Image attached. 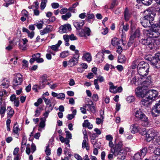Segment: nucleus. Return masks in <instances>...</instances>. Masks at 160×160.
Instances as JSON below:
<instances>
[{"mask_svg": "<svg viewBox=\"0 0 160 160\" xmlns=\"http://www.w3.org/2000/svg\"><path fill=\"white\" fill-rule=\"evenodd\" d=\"M7 112L8 118H10L12 117L14 113L13 109L10 107H8L7 109Z\"/></svg>", "mask_w": 160, "mask_h": 160, "instance_id": "cd10ccee", "label": "nucleus"}, {"mask_svg": "<svg viewBox=\"0 0 160 160\" xmlns=\"http://www.w3.org/2000/svg\"><path fill=\"white\" fill-rule=\"evenodd\" d=\"M83 127L88 128L89 129H92L93 128V125L91 123L88 122V120H84V122L82 123Z\"/></svg>", "mask_w": 160, "mask_h": 160, "instance_id": "c756f323", "label": "nucleus"}, {"mask_svg": "<svg viewBox=\"0 0 160 160\" xmlns=\"http://www.w3.org/2000/svg\"><path fill=\"white\" fill-rule=\"evenodd\" d=\"M23 80L22 76L20 73H18L12 81V87L15 88L18 85L21 84Z\"/></svg>", "mask_w": 160, "mask_h": 160, "instance_id": "1a4fd4ad", "label": "nucleus"}, {"mask_svg": "<svg viewBox=\"0 0 160 160\" xmlns=\"http://www.w3.org/2000/svg\"><path fill=\"white\" fill-rule=\"evenodd\" d=\"M69 55V52L68 51H65L61 53L60 57L61 58H63L67 57Z\"/></svg>", "mask_w": 160, "mask_h": 160, "instance_id": "c03bdc74", "label": "nucleus"}, {"mask_svg": "<svg viewBox=\"0 0 160 160\" xmlns=\"http://www.w3.org/2000/svg\"><path fill=\"white\" fill-rule=\"evenodd\" d=\"M65 133L66 134V138L68 139H72V134L70 132L68 131H65Z\"/></svg>", "mask_w": 160, "mask_h": 160, "instance_id": "4d7b16f0", "label": "nucleus"}, {"mask_svg": "<svg viewBox=\"0 0 160 160\" xmlns=\"http://www.w3.org/2000/svg\"><path fill=\"white\" fill-rule=\"evenodd\" d=\"M135 116L136 118L139 119L143 121L142 126L145 127H148L150 125V122L147 117L141 111L140 109L136 111Z\"/></svg>", "mask_w": 160, "mask_h": 160, "instance_id": "20e7f679", "label": "nucleus"}, {"mask_svg": "<svg viewBox=\"0 0 160 160\" xmlns=\"http://www.w3.org/2000/svg\"><path fill=\"white\" fill-rule=\"evenodd\" d=\"M87 21L90 23L92 22L95 19L94 15L92 13H90L89 12L87 13Z\"/></svg>", "mask_w": 160, "mask_h": 160, "instance_id": "a878e982", "label": "nucleus"}, {"mask_svg": "<svg viewBox=\"0 0 160 160\" xmlns=\"http://www.w3.org/2000/svg\"><path fill=\"white\" fill-rule=\"evenodd\" d=\"M49 145L47 146L45 151V153L48 156H49L51 154V150L49 148Z\"/></svg>", "mask_w": 160, "mask_h": 160, "instance_id": "680f3d73", "label": "nucleus"}, {"mask_svg": "<svg viewBox=\"0 0 160 160\" xmlns=\"http://www.w3.org/2000/svg\"><path fill=\"white\" fill-rule=\"evenodd\" d=\"M123 151L122 152H123V153H121V156H118L117 159L118 160H124L126 157L127 152H130L131 149L129 148H122Z\"/></svg>", "mask_w": 160, "mask_h": 160, "instance_id": "4468645a", "label": "nucleus"}, {"mask_svg": "<svg viewBox=\"0 0 160 160\" xmlns=\"http://www.w3.org/2000/svg\"><path fill=\"white\" fill-rule=\"evenodd\" d=\"M43 99L44 100V101L47 105H49L50 104H51V101L50 99H47L44 97H43Z\"/></svg>", "mask_w": 160, "mask_h": 160, "instance_id": "774afa93", "label": "nucleus"}, {"mask_svg": "<svg viewBox=\"0 0 160 160\" xmlns=\"http://www.w3.org/2000/svg\"><path fill=\"white\" fill-rule=\"evenodd\" d=\"M78 58L73 56L72 58L69 60L68 62L70 64L72 63V65L74 66L78 63Z\"/></svg>", "mask_w": 160, "mask_h": 160, "instance_id": "2f4dec72", "label": "nucleus"}, {"mask_svg": "<svg viewBox=\"0 0 160 160\" xmlns=\"http://www.w3.org/2000/svg\"><path fill=\"white\" fill-rule=\"evenodd\" d=\"M127 58L125 56L121 55L118 57V62L121 63H124L125 62Z\"/></svg>", "mask_w": 160, "mask_h": 160, "instance_id": "f704fd0d", "label": "nucleus"}, {"mask_svg": "<svg viewBox=\"0 0 160 160\" xmlns=\"http://www.w3.org/2000/svg\"><path fill=\"white\" fill-rule=\"evenodd\" d=\"M109 85H110L109 91L110 92L111 91H113L114 89H116L117 88V86H114L112 82H110L108 83Z\"/></svg>", "mask_w": 160, "mask_h": 160, "instance_id": "09e8293b", "label": "nucleus"}, {"mask_svg": "<svg viewBox=\"0 0 160 160\" xmlns=\"http://www.w3.org/2000/svg\"><path fill=\"white\" fill-rule=\"evenodd\" d=\"M145 59L150 61L151 65L154 68L158 69L160 68V60L155 56L152 57L149 55L145 57Z\"/></svg>", "mask_w": 160, "mask_h": 160, "instance_id": "39448f33", "label": "nucleus"}, {"mask_svg": "<svg viewBox=\"0 0 160 160\" xmlns=\"http://www.w3.org/2000/svg\"><path fill=\"white\" fill-rule=\"evenodd\" d=\"M135 100V98L134 96H130L128 97L127 98V101L129 103H130L133 102Z\"/></svg>", "mask_w": 160, "mask_h": 160, "instance_id": "8fccbe9b", "label": "nucleus"}, {"mask_svg": "<svg viewBox=\"0 0 160 160\" xmlns=\"http://www.w3.org/2000/svg\"><path fill=\"white\" fill-rule=\"evenodd\" d=\"M153 0H138V2L139 3H142L143 5L148 6L150 5Z\"/></svg>", "mask_w": 160, "mask_h": 160, "instance_id": "473e14b6", "label": "nucleus"}, {"mask_svg": "<svg viewBox=\"0 0 160 160\" xmlns=\"http://www.w3.org/2000/svg\"><path fill=\"white\" fill-rule=\"evenodd\" d=\"M73 24L74 27L77 30L81 29L84 24V22L82 20L81 22H78L76 21H74Z\"/></svg>", "mask_w": 160, "mask_h": 160, "instance_id": "412c9836", "label": "nucleus"}, {"mask_svg": "<svg viewBox=\"0 0 160 160\" xmlns=\"http://www.w3.org/2000/svg\"><path fill=\"white\" fill-rule=\"evenodd\" d=\"M124 22H123L122 23V24L123 25V30H124L125 31H127L128 29L129 25L128 24H126L124 25Z\"/></svg>", "mask_w": 160, "mask_h": 160, "instance_id": "052dcab7", "label": "nucleus"}, {"mask_svg": "<svg viewBox=\"0 0 160 160\" xmlns=\"http://www.w3.org/2000/svg\"><path fill=\"white\" fill-rule=\"evenodd\" d=\"M71 16V14L70 12H67L65 15H63L62 16L61 18L62 20H67L68 18Z\"/></svg>", "mask_w": 160, "mask_h": 160, "instance_id": "37998d69", "label": "nucleus"}, {"mask_svg": "<svg viewBox=\"0 0 160 160\" xmlns=\"http://www.w3.org/2000/svg\"><path fill=\"white\" fill-rule=\"evenodd\" d=\"M22 15L26 17H28V13L25 9L23 10L21 12Z\"/></svg>", "mask_w": 160, "mask_h": 160, "instance_id": "13d9d810", "label": "nucleus"}, {"mask_svg": "<svg viewBox=\"0 0 160 160\" xmlns=\"http://www.w3.org/2000/svg\"><path fill=\"white\" fill-rule=\"evenodd\" d=\"M6 111V106L5 105L0 104V115H1V118H2L4 116Z\"/></svg>", "mask_w": 160, "mask_h": 160, "instance_id": "7c9ffc66", "label": "nucleus"}, {"mask_svg": "<svg viewBox=\"0 0 160 160\" xmlns=\"http://www.w3.org/2000/svg\"><path fill=\"white\" fill-rule=\"evenodd\" d=\"M136 95L138 97H142L146 99L147 89H140L136 92Z\"/></svg>", "mask_w": 160, "mask_h": 160, "instance_id": "ddd939ff", "label": "nucleus"}, {"mask_svg": "<svg viewBox=\"0 0 160 160\" xmlns=\"http://www.w3.org/2000/svg\"><path fill=\"white\" fill-rule=\"evenodd\" d=\"M141 128L139 125L137 123L132 124L130 127V129L132 133H135L138 132H142L140 131Z\"/></svg>", "mask_w": 160, "mask_h": 160, "instance_id": "9b49d317", "label": "nucleus"}, {"mask_svg": "<svg viewBox=\"0 0 160 160\" xmlns=\"http://www.w3.org/2000/svg\"><path fill=\"white\" fill-rule=\"evenodd\" d=\"M155 15V14L150 12L147 14V15L144 16L143 18H145L148 20V21H149V22H150L151 23H153L152 21L154 20V18Z\"/></svg>", "mask_w": 160, "mask_h": 160, "instance_id": "2eb2a0df", "label": "nucleus"}, {"mask_svg": "<svg viewBox=\"0 0 160 160\" xmlns=\"http://www.w3.org/2000/svg\"><path fill=\"white\" fill-rule=\"evenodd\" d=\"M134 39L135 38L130 36L129 40L128 43V47H130L132 45V44L134 42Z\"/></svg>", "mask_w": 160, "mask_h": 160, "instance_id": "5fc2aeb1", "label": "nucleus"}, {"mask_svg": "<svg viewBox=\"0 0 160 160\" xmlns=\"http://www.w3.org/2000/svg\"><path fill=\"white\" fill-rule=\"evenodd\" d=\"M87 110L88 111H90L93 113H94L96 112L95 107L93 105L92 106L89 108Z\"/></svg>", "mask_w": 160, "mask_h": 160, "instance_id": "e2e57ef3", "label": "nucleus"}, {"mask_svg": "<svg viewBox=\"0 0 160 160\" xmlns=\"http://www.w3.org/2000/svg\"><path fill=\"white\" fill-rule=\"evenodd\" d=\"M147 152V149L146 147L143 148L140 150V153L142 157H144L146 154Z\"/></svg>", "mask_w": 160, "mask_h": 160, "instance_id": "a19ab883", "label": "nucleus"}, {"mask_svg": "<svg viewBox=\"0 0 160 160\" xmlns=\"http://www.w3.org/2000/svg\"><path fill=\"white\" fill-rule=\"evenodd\" d=\"M140 42L142 44L148 46L150 50L153 49L154 45L152 44V38L149 36L146 38L142 39Z\"/></svg>", "mask_w": 160, "mask_h": 160, "instance_id": "6e6552de", "label": "nucleus"}, {"mask_svg": "<svg viewBox=\"0 0 160 160\" xmlns=\"http://www.w3.org/2000/svg\"><path fill=\"white\" fill-rule=\"evenodd\" d=\"M52 29L53 27L52 26L47 25L44 29L40 31V33L41 35H43L45 34L52 32Z\"/></svg>", "mask_w": 160, "mask_h": 160, "instance_id": "dca6fc26", "label": "nucleus"}, {"mask_svg": "<svg viewBox=\"0 0 160 160\" xmlns=\"http://www.w3.org/2000/svg\"><path fill=\"white\" fill-rule=\"evenodd\" d=\"M138 60H135L133 61L131 65V67L132 69H134L136 68H137L138 65Z\"/></svg>", "mask_w": 160, "mask_h": 160, "instance_id": "864d4df0", "label": "nucleus"}, {"mask_svg": "<svg viewBox=\"0 0 160 160\" xmlns=\"http://www.w3.org/2000/svg\"><path fill=\"white\" fill-rule=\"evenodd\" d=\"M58 47L56 45L49 46V48L52 49L53 51L56 52L58 51Z\"/></svg>", "mask_w": 160, "mask_h": 160, "instance_id": "603ef678", "label": "nucleus"}, {"mask_svg": "<svg viewBox=\"0 0 160 160\" xmlns=\"http://www.w3.org/2000/svg\"><path fill=\"white\" fill-rule=\"evenodd\" d=\"M47 2V0H42L40 4V8L41 10H43L45 8L46 6Z\"/></svg>", "mask_w": 160, "mask_h": 160, "instance_id": "49530a36", "label": "nucleus"}, {"mask_svg": "<svg viewBox=\"0 0 160 160\" xmlns=\"http://www.w3.org/2000/svg\"><path fill=\"white\" fill-rule=\"evenodd\" d=\"M140 36V32L139 29H137L132 35H131V36L133 37L134 38H135L137 37H139Z\"/></svg>", "mask_w": 160, "mask_h": 160, "instance_id": "79ce46f5", "label": "nucleus"}, {"mask_svg": "<svg viewBox=\"0 0 160 160\" xmlns=\"http://www.w3.org/2000/svg\"><path fill=\"white\" fill-rule=\"evenodd\" d=\"M123 146L122 142L120 140H115V142L113 144V147L111 149V152L115 156H121V153L123 152L122 147Z\"/></svg>", "mask_w": 160, "mask_h": 160, "instance_id": "7ed1b4c3", "label": "nucleus"}, {"mask_svg": "<svg viewBox=\"0 0 160 160\" xmlns=\"http://www.w3.org/2000/svg\"><path fill=\"white\" fill-rule=\"evenodd\" d=\"M154 47L153 50H156L157 47L160 45V38H158L156 39L152 38V43Z\"/></svg>", "mask_w": 160, "mask_h": 160, "instance_id": "393cba45", "label": "nucleus"}, {"mask_svg": "<svg viewBox=\"0 0 160 160\" xmlns=\"http://www.w3.org/2000/svg\"><path fill=\"white\" fill-rule=\"evenodd\" d=\"M78 35L82 37H87L89 36L91 32L90 29L88 27H85L84 28L80 29L78 31Z\"/></svg>", "mask_w": 160, "mask_h": 160, "instance_id": "0eeeda50", "label": "nucleus"}, {"mask_svg": "<svg viewBox=\"0 0 160 160\" xmlns=\"http://www.w3.org/2000/svg\"><path fill=\"white\" fill-rule=\"evenodd\" d=\"M82 58V60L89 62L92 60V57L90 53L86 52L83 54Z\"/></svg>", "mask_w": 160, "mask_h": 160, "instance_id": "5701e85b", "label": "nucleus"}, {"mask_svg": "<svg viewBox=\"0 0 160 160\" xmlns=\"http://www.w3.org/2000/svg\"><path fill=\"white\" fill-rule=\"evenodd\" d=\"M31 152L33 153L36 149V148L35 145L33 143H32L31 145Z\"/></svg>", "mask_w": 160, "mask_h": 160, "instance_id": "69168bd1", "label": "nucleus"}, {"mask_svg": "<svg viewBox=\"0 0 160 160\" xmlns=\"http://www.w3.org/2000/svg\"><path fill=\"white\" fill-rule=\"evenodd\" d=\"M152 113L154 117H157L160 115V100L152 107Z\"/></svg>", "mask_w": 160, "mask_h": 160, "instance_id": "9d476101", "label": "nucleus"}, {"mask_svg": "<svg viewBox=\"0 0 160 160\" xmlns=\"http://www.w3.org/2000/svg\"><path fill=\"white\" fill-rule=\"evenodd\" d=\"M124 18L126 22L128 21L131 15V13L129 12L128 9L127 7H126L124 12Z\"/></svg>", "mask_w": 160, "mask_h": 160, "instance_id": "a211bd4d", "label": "nucleus"}, {"mask_svg": "<svg viewBox=\"0 0 160 160\" xmlns=\"http://www.w3.org/2000/svg\"><path fill=\"white\" fill-rule=\"evenodd\" d=\"M20 130L19 128V126L17 122H16L14 124L12 129V133L14 134H17L18 136L19 135V131Z\"/></svg>", "mask_w": 160, "mask_h": 160, "instance_id": "bb28decb", "label": "nucleus"}, {"mask_svg": "<svg viewBox=\"0 0 160 160\" xmlns=\"http://www.w3.org/2000/svg\"><path fill=\"white\" fill-rule=\"evenodd\" d=\"M41 23H38L37 22L36 24H34V25L37 26V28L38 29H41L42 27L43 24V21H40Z\"/></svg>", "mask_w": 160, "mask_h": 160, "instance_id": "6e6d98bb", "label": "nucleus"}, {"mask_svg": "<svg viewBox=\"0 0 160 160\" xmlns=\"http://www.w3.org/2000/svg\"><path fill=\"white\" fill-rule=\"evenodd\" d=\"M52 7L53 8L56 9L59 7V4L58 3L53 2L51 4Z\"/></svg>", "mask_w": 160, "mask_h": 160, "instance_id": "0e129e2a", "label": "nucleus"}, {"mask_svg": "<svg viewBox=\"0 0 160 160\" xmlns=\"http://www.w3.org/2000/svg\"><path fill=\"white\" fill-rule=\"evenodd\" d=\"M32 57H33L38 63H42L44 61V60L42 58H40V54L39 53H37L35 54H34L32 56Z\"/></svg>", "mask_w": 160, "mask_h": 160, "instance_id": "aec40b11", "label": "nucleus"}, {"mask_svg": "<svg viewBox=\"0 0 160 160\" xmlns=\"http://www.w3.org/2000/svg\"><path fill=\"white\" fill-rule=\"evenodd\" d=\"M142 131V132H140V133L142 135H146V139L148 142L151 141L157 136V133L154 131L149 130L147 133L145 128H143Z\"/></svg>", "mask_w": 160, "mask_h": 160, "instance_id": "423d86ee", "label": "nucleus"}, {"mask_svg": "<svg viewBox=\"0 0 160 160\" xmlns=\"http://www.w3.org/2000/svg\"><path fill=\"white\" fill-rule=\"evenodd\" d=\"M158 93L157 91L154 90H147L146 99H142V104L144 105L149 104L150 100H154L158 97Z\"/></svg>", "mask_w": 160, "mask_h": 160, "instance_id": "f257e3e1", "label": "nucleus"}, {"mask_svg": "<svg viewBox=\"0 0 160 160\" xmlns=\"http://www.w3.org/2000/svg\"><path fill=\"white\" fill-rule=\"evenodd\" d=\"M119 41L118 40V38H113L111 40L112 44L114 46H116L118 45Z\"/></svg>", "mask_w": 160, "mask_h": 160, "instance_id": "a18cd8bd", "label": "nucleus"}, {"mask_svg": "<svg viewBox=\"0 0 160 160\" xmlns=\"http://www.w3.org/2000/svg\"><path fill=\"white\" fill-rule=\"evenodd\" d=\"M14 106L18 107L19 106V98H17V99L14 101Z\"/></svg>", "mask_w": 160, "mask_h": 160, "instance_id": "338daca9", "label": "nucleus"}, {"mask_svg": "<svg viewBox=\"0 0 160 160\" xmlns=\"http://www.w3.org/2000/svg\"><path fill=\"white\" fill-rule=\"evenodd\" d=\"M40 122L39 125V127L41 128H44L45 126V121L46 119L45 118H41L40 119Z\"/></svg>", "mask_w": 160, "mask_h": 160, "instance_id": "ea45409f", "label": "nucleus"}, {"mask_svg": "<svg viewBox=\"0 0 160 160\" xmlns=\"http://www.w3.org/2000/svg\"><path fill=\"white\" fill-rule=\"evenodd\" d=\"M88 142V141L83 140L82 144V148H85L87 150H88L89 149V147Z\"/></svg>", "mask_w": 160, "mask_h": 160, "instance_id": "4c0bfd02", "label": "nucleus"}, {"mask_svg": "<svg viewBox=\"0 0 160 160\" xmlns=\"http://www.w3.org/2000/svg\"><path fill=\"white\" fill-rule=\"evenodd\" d=\"M10 83V81L5 78L2 81L1 86L4 88H8L9 86Z\"/></svg>", "mask_w": 160, "mask_h": 160, "instance_id": "b1692460", "label": "nucleus"}, {"mask_svg": "<svg viewBox=\"0 0 160 160\" xmlns=\"http://www.w3.org/2000/svg\"><path fill=\"white\" fill-rule=\"evenodd\" d=\"M149 70V64L144 61L141 62L138 65V73L142 77H144L148 75Z\"/></svg>", "mask_w": 160, "mask_h": 160, "instance_id": "f03ea898", "label": "nucleus"}, {"mask_svg": "<svg viewBox=\"0 0 160 160\" xmlns=\"http://www.w3.org/2000/svg\"><path fill=\"white\" fill-rule=\"evenodd\" d=\"M53 109V107L52 106L51 104H50L49 105H47L45 108V111L50 112Z\"/></svg>", "mask_w": 160, "mask_h": 160, "instance_id": "de8ad7c7", "label": "nucleus"}, {"mask_svg": "<svg viewBox=\"0 0 160 160\" xmlns=\"http://www.w3.org/2000/svg\"><path fill=\"white\" fill-rule=\"evenodd\" d=\"M104 54L102 52H99L96 55L95 60L98 63L102 62L104 59Z\"/></svg>", "mask_w": 160, "mask_h": 160, "instance_id": "f3484780", "label": "nucleus"}, {"mask_svg": "<svg viewBox=\"0 0 160 160\" xmlns=\"http://www.w3.org/2000/svg\"><path fill=\"white\" fill-rule=\"evenodd\" d=\"M140 23L143 27L146 28L147 27H150L151 23L148 20L145 18H143V20L140 22Z\"/></svg>", "mask_w": 160, "mask_h": 160, "instance_id": "c85d7f7f", "label": "nucleus"}, {"mask_svg": "<svg viewBox=\"0 0 160 160\" xmlns=\"http://www.w3.org/2000/svg\"><path fill=\"white\" fill-rule=\"evenodd\" d=\"M148 33H147L149 35V37H150L151 38H157L159 37L158 33V32L157 31H148Z\"/></svg>", "mask_w": 160, "mask_h": 160, "instance_id": "4be33fe9", "label": "nucleus"}, {"mask_svg": "<svg viewBox=\"0 0 160 160\" xmlns=\"http://www.w3.org/2000/svg\"><path fill=\"white\" fill-rule=\"evenodd\" d=\"M150 26L153 28V31H157V29L159 30L160 29V26L159 24V23L156 24H153L151 23Z\"/></svg>", "mask_w": 160, "mask_h": 160, "instance_id": "58836bf2", "label": "nucleus"}, {"mask_svg": "<svg viewBox=\"0 0 160 160\" xmlns=\"http://www.w3.org/2000/svg\"><path fill=\"white\" fill-rule=\"evenodd\" d=\"M143 158L140 155V152H138L134 155L132 160H142Z\"/></svg>", "mask_w": 160, "mask_h": 160, "instance_id": "e433bc0d", "label": "nucleus"}, {"mask_svg": "<svg viewBox=\"0 0 160 160\" xmlns=\"http://www.w3.org/2000/svg\"><path fill=\"white\" fill-rule=\"evenodd\" d=\"M59 31L61 32H67L71 30V26L69 24H65L61 26L59 28Z\"/></svg>", "mask_w": 160, "mask_h": 160, "instance_id": "f8f14e48", "label": "nucleus"}, {"mask_svg": "<svg viewBox=\"0 0 160 160\" xmlns=\"http://www.w3.org/2000/svg\"><path fill=\"white\" fill-rule=\"evenodd\" d=\"M65 98V94L63 93H61L58 94L57 98L59 99H63Z\"/></svg>", "mask_w": 160, "mask_h": 160, "instance_id": "bf43d9fd", "label": "nucleus"}, {"mask_svg": "<svg viewBox=\"0 0 160 160\" xmlns=\"http://www.w3.org/2000/svg\"><path fill=\"white\" fill-rule=\"evenodd\" d=\"M45 80H43L42 82H40L39 85L38 86L37 85H34L32 87V89L33 90H34L35 92H37L38 90L37 89L38 88L39 89L44 88L45 86V85L43 84Z\"/></svg>", "mask_w": 160, "mask_h": 160, "instance_id": "6ab92c4d", "label": "nucleus"}, {"mask_svg": "<svg viewBox=\"0 0 160 160\" xmlns=\"http://www.w3.org/2000/svg\"><path fill=\"white\" fill-rule=\"evenodd\" d=\"M122 87L120 86V87H118V88L117 89H116L113 90V91H110V92L112 93H116L117 92H121L122 91Z\"/></svg>", "mask_w": 160, "mask_h": 160, "instance_id": "3c124183", "label": "nucleus"}, {"mask_svg": "<svg viewBox=\"0 0 160 160\" xmlns=\"http://www.w3.org/2000/svg\"><path fill=\"white\" fill-rule=\"evenodd\" d=\"M152 83V79L151 76H148L142 83L144 84L149 85Z\"/></svg>", "mask_w": 160, "mask_h": 160, "instance_id": "72a5a7b5", "label": "nucleus"}, {"mask_svg": "<svg viewBox=\"0 0 160 160\" xmlns=\"http://www.w3.org/2000/svg\"><path fill=\"white\" fill-rule=\"evenodd\" d=\"M91 143L93 145L94 148H97L99 149L101 146V143L100 142L91 141Z\"/></svg>", "mask_w": 160, "mask_h": 160, "instance_id": "c9c22d12", "label": "nucleus"}]
</instances>
